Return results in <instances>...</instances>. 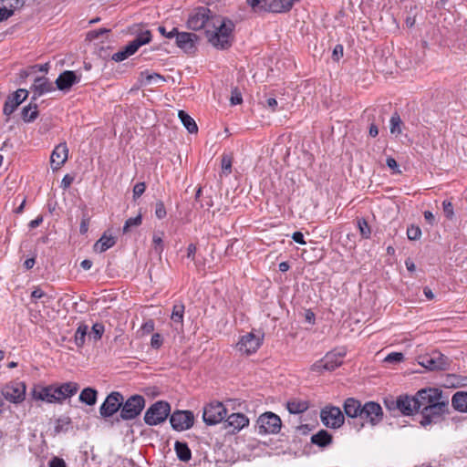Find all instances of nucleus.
Instances as JSON below:
<instances>
[{
  "instance_id": "338daca9",
  "label": "nucleus",
  "mask_w": 467,
  "mask_h": 467,
  "mask_svg": "<svg viewBox=\"0 0 467 467\" xmlns=\"http://www.w3.org/2000/svg\"><path fill=\"white\" fill-rule=\"evenodd\" d=\"M107 32H109V30L105 29V28H101V29H99V30H95V31L89 32L88 33V36L91 39L98 38L100 35H102L104 33H107Z\"/></svg>"
},
{
  "instance_id": "c9c22d12",
  "label": "nucleus",
  "mask_w": 467,
  "mask_h": 467,
  "mask_svg": "<svg viewBox=\"0 0 467 467\" xmlns=\"http://www.w3.org/2000/svg\"><path fill=\"white\" fill-rule=\"evenodd\" d=\"M150 41V31H145L140 34L133 41L130 43V48L137 51L142 45L148 44Z\"/></svg>"
},
{
  "instance_id": "c756f323",
  "label": "nucleus",
  "mask_w": 467,
  "mask_h": 467,
  "mask_svg": "<svg viewBox=\"0 0 467 467\" xmlns=\"http://www.w3.org/2000/svg\"><path fill=\"white\" fill-rule=\"evenodd\" d=\"M312 443L326 447L332 442V436L325 430H321L311 437Z\"/></svg>"
},
{
  "instance_id": "7c9ffc66",
  "label": "nucleus",
  "mask_w": 467,
  "mask_h": 467,
  "mask_svg": "<svg viewBox=\"0 0 467 467\" xmlns=\"http://www.w3.org/2000/svg\"><path fill=\"white\" fill-rule=\"evenodd\" d=\"M178 116L182 122L183 126L187 129L190 133H196L198 127L194 119L183 110H179Z\"/></svg>"
},
{
  "instance_id": "e2e57ef3",
  "label": "nucleus",
  "mask_w": 467,
  "mask_h": 467,
  "mask_svg": "<svg viewBox=\"0 0 467 467\" xmlns=\"http://www.w3.org/2000/svg\"><path fill=\"white\" fill-rule=\"evenodd\" d=\"M292 239L297 244H306V241L304 240V235L301 232H295L292 234Z\"/></svg>"
},
{
  "instance_id": "79ce46f5",
  "label": "nucleus",
  "mask_w": 467,
  "mask_h": 467,
  "mask_svg": "<svg viewBox=\"0 0 467 467\" xmlns=\"http://www.w3.org/2000/svg\"><path fill=\"white\" fill-rule=\"evenodd\" d=\"M136 51L130 48V44L125 47L121 51H119L112 56V59L116 62L123 61L130 56L133 55Z\"/></svg>"
},
{
  "instance_id": "69168bd1",
  "label": "nucleus",
  "mask_w": 467,
  "mask_h": 467,
  "mask_svg": "<svg viewBox=\"0 0 467 467\" xmlns=\"http://www.w3.org/2000/svg\"><path fill=\"white\" fill-rule=\"evenodd\" d=\"M42 222H43V216L38 215L35 220H32L28 223V226H29V228L34 229V228H36L37 226H39L42 223Z\"/></svg>"
},
{
  "instance_id": "7ed1b4c3",
  "label": "nucleus",
  "mask_w": 467,
  "mask_h": 467,
  "mask_svg": "<svg viewBox=\"0 0 467 467\" xmlns=\"http://www.w3.org/2000/svg\"><path fill=\"white\" fill-rule=\"evenodd\" d=\"M345 352H328L324 358L316 361L310 368L311 371L323 373L324 371H333L343 363Z\"/></svg>"
},
{
  "instance_id": "3c124183",
  "label": "nucleus",
  "mask_w": 467,
  "mask_h": 467,
  "mask_svg": "<svg viewBox=\"0 0 467 467\" xmlns=\"http://www.w3.org/2000/svg\"><path fill=\"white\" fill-rule=\"evenodd\" d=\"M162 345V337L161 336V334L159 333H155L152 335L151 337V339H150V346L153 348H160Z\"/></svg>"
},
{
  "instance_id": "9d476101",
  "label": "nucleus",
  "mask_w": 467,
  "mask_h": 467,
  "mask_svg": "<svg viewBox=\"0 0 467 467\" xmlns=\"http://www.w3.org/2000/svg\"><path fill=\"white\" fill-rule=\"evenodd\" d=\"M416 398L418 409L422 411L442 400V392L438 389H425L418 391Z\"/></svg>"
},
{
  "instance_id": "864d4df0",
  "label": "nucleus",
  "mask_w": 467,
  "mask_h": 467,
  "mask_svg": "<svg viewBox=\"0 0 467 467\" xmlns=\"http://www.w3.org/2000/svg\"><path fill=\"white\" fill-rule=\"evenodd\" d=\"M155 215L159 219H162L166 216V209L163 202H159L156 203Z\"/></svg>"
},
{
  "instance_id": "a19ab883",
  "label": "nucleus",
  "mask_w": 467,
  "mask_h": 467,
  "mask_svg": "<svg viewBox=\"0 0 467 467\" xmlns=\"http://www.w3.org/2000/svg\"><path fill=\"white\" fill-rule=\"evenodd\" d=\"M183 314H184V305L183 304H176L173 306L171 318L175 323L182 324Z\"/></svg>"
},
{
  "instance_id": "c03bdc74",
  "label": "nucleus",
  "mask_w": 467,
  "mask_h": 467,
  "mask_svg": "<svg viewBox=\"0 0 467 467\" xmlns=\"http://www.w3.org/2000/svg\"><path fill=\"white\" fill-rule=\"evenodd\" d=\"M104 333V326L101 323H95L88 334L89 337H93L95 341L99 340Z\"/></svg>"
},
{
  "instance_id": "603ef678",
  "label": "nucleus",
  "mask_w": 467,
  "mask_h": 467,
  "mask_svg": "<svg viewBox=\"0 0 467 467\" xmlns=\"http://www.w3.org/2000/svg\"><path fill=\"white\" fill-rule=\"evenodd\" d=\"M154 330V322L152 320L146 321L141 327H140V332L142 335H147L151 333Z\"/></svg>"
},
{
  "instance_id": "1a4fd4ad",
  "label": "nucleus",
  "mask_w": 467,
  "mask_h": 467,
  "mask_svg": "<svg viewBox=\"0 0 467 467\" xmlns=\"http://www.w3.org/2000/svg\"><path fill=\"white\" fill-rule=\"evenodd\" d=\"M213 16H211V11L208 8L201 7L190 16L187 22L188 27L192 30H200L204 28L206 33Z\"/></svg>"
},
{
  "instance_id": "ea45409f",
  "label": "nucleus",
  "mask_w": 467,
  "mask_h": 467,
  "mask_svg": "<svg viewBox=\"0 0 467 467\" xmlns=\"http://www.w3.org/2000/svg\"><path fill=\"white\" fill-rule=\"evenodd\" d=\"M163 232L154 233L152 236V246L156 254L159 255L163 252Z\"/></svg>"
},
{
  "instance_id": "ddd939ff",
  "label": "nucleus",
  "mask_w": 467,
  "mask_h": 467,
  "mask_svg": "<svg viewBox=\"0 0 467 467\" xmlns=\"http://www.w3.org/2000/svg\"><path fill=\"white\" fill-rule=\"evenodd\" d=\"M123 404V396L118 392L113 391L104 400L99 409V413L102 417H111L119 410H121Z\"/></svg>"
},
{
  "instance_id": "f03ea898",
  "label": "nucleus",
  "mask_w": 467,
  "mask_h": 467,
  "mask_svg": "<svg viewBox=\"0 0 467 467\" xmlns=\"http://www.w3.org/2000/svg\"><path fill=\"white\" fill-rule=\"evenodd\" d=\"M263 341L264 333L253 330L240 337L236 344V348L241 354L249 356L259 349Z\"/></svg>"
},
{
  "instance_id": "4d7b16f0",
  "label": "nucleus",
  "mask_w": 467,
  "mask_h": 467,
  "mask_svg": "<svg viewBox=\"0 0 467 467\" xmlns=\"http://www.w3.org/2000/svg\"><path fill=\"white\" fill-rule=\"evenodd\" d=\"M343 56V47L341 45H337L334 47L332 57L334 60L338 61L340 57Z\"/></svg>"
},
{
  "instance_id": "393cba45",
  "label": "nucleus",
  "mask_w": 467,
  "mask_h": 467,
  "mask_svg": "<svg viewBox=\"0 0 467 467\" xmlns=\"http://www.w3.org/2000/svg\"><path fill=\"white\" fill-rule=\"evenodd\" d=\"M362 407L360 402L353 398H348L344 402V411L350 418L360 417Z\"/></svg>"
},
{
  "instance_id": "052dcab7",
  "label": "nucleus",
  "mask_w": 467,
  "mask_h": 467,
  "mask_svg": "<svg viewBox=\"0 0 467 467\" xmlns=\"http://www.w3.org/2000/svg\"><path fill=\"white\" fill-rule=\"evenodd\" d=\"M196 251V245L194 244H190L187 247V257L193 261L195 259Z\"/></svg>"
},
{
  "instance_id": "58836bf2",
  "label": "nucleus",
  "mask_w": 467,
  "mask_h": 467,
  "mask_svg": "<svg viewBox=\"0 0 467 467\" xmlns=\"http://www.w3.org/2000/svg\"><path fill=\"white\" fill-rule=\"evenodd\" d=\"M390 133L396 136L401 133V119L398 113H394L389 120Z\"/></svg>"
},
{
  "instance_id": "bf43d9fd",
  "label": "nucleus",
  "mask_w": 467,
  "mask_h": 467,
  "mask_svg": "<svg viewBox=\"0 0 467 467\" xmlns=\"http://www.w3.org/2000/svg\"><path fill=\"white\" fill-rule=\"evenodd\" d=\"M242 96L241 94L235 89L232 92L231 96V104L232 105H237L242 102Z\"/></svg>"
},
{
  "instance_id": "5701e85b",
  "label": "nucleus",
  "mask_w": 467,
  "mask_h": 467,
  "mask_svg": "<svg viewBox=\"0 0 467 467\" xmlns=\"http://www.w3.org/2000/svg\"><path fill=\"white\" fill-rule=\"evenodd\" d=\"M78 82H79V77L74 71L66 70L58 76L56 85L59 90L68 91Z\"/></svg>"
},
{
  "instance_id": "f3484780",
  "label": "nucleus",
  "mask_w": 467,
  "mask_h": 467,
  "mask_svg": "<svg viewBox=\"0 0 467 467\" xmlns=\"http://www.w3.org/2000/svg\"><path fill=\"white\" fill-rule=\"evenodd\" d=\"M68 158V149L66 142L59 143L53 150L50 156V164L54 171L60 169Z\"/></svg>"
},
{
  "instance_id": "6ab92c4d",
  "label": "nucleus",
  "mask_w": 467,
  "mask_h": 467,
  "mask_svg": "<svg viewBox=\"0 0 467 467\" xmlns=\"http://www.w3.org/2000/svg\"><path fill=\"white\" fill-rule=\"evenodd\" d=\"M31 395L34 400L45 401L47 403H54L56 400L53 385H35L34 388L32 389Z\"/></svg>"
},
{
  "instance_id": "412c9836",
  "label": "nucleus",
  "mask_w": 467,
  "mask_h": 467,
  "mask_svg": "<svg viewBox=\"0 0 467 467\" xmlns=\"http://www.w3.org/2000/svg\"><path fill=\"white\" fill-rule=\"evenodd\" d=\"M28 92L26 89H17L12 98H8L4 105V114L10 116L16 109L21 104L27 97Z\"/></svg>"
},
{
  "instance_id": "13d9d810",
  "label": "nucleus",
  "mask_w": 467,
  "mask_h": 467,
  "mask_svg": "<svg viewBox=\"0 0 467 467\" xmlns=\"http://www.w3.org/2000/svg\"><path fill=\"white\" fill-rule=\"evenodd\" d=\"M386 163L388 165V167L393 171H395V172L397 173H400V171L399 170V166H398V163L397 161H395L394 158L392 157H389L386 161Z\"/></svg>"
},
{
  "instance_id": "6e6552de",
  "label": "nucleus",
  "mask_w": 467,
  "mask_h": 467,
  "mask_svg": "<svg viewBox=\"0 0 467 467\" xmlns=\"http://www.w3.org/2000/svg\"><path fill=\"white\" fill-rule=\"evenodd\" d=\"M322 423L331 429H337L344 423V415L338 407L326 406L320 411Z\"/></svg>"
},
{
  "instance_id": "f257e3e1",
  "label": "nucleus",
  "mask_w": 467,
  "mask_h": 467,
  "mask_svg": "<svg viewBox=\"0 0 467 467\" xmlns=\"http://www.w3.org/2000/svg\"><path fill=\"white\" fill-rule=\"evenodd\" d=\"M234 24L230 19L214 16L205 35L213 47L217 49H227L234 41Z\"/></svg>"
},
{
  "instance_id": "0e129e2a",
  "label": "nucleus",
  "mask_w": 467,
  "mask_h": 467,
  "mask_svg": "<svg viewBox=\"0 0 467 467\" xmlns=\"http://www.w3.org/2000/svg\"><path fill=\"white\" fill-rule=\"evenodd\" d=\"M72 182H73V177H71L70 175L67 174V175L64 176V178L61 181V186L64 189H67L71 185Z\"/></svg>"
},
{
  "instance_id": "2f4dec72",
  "label": "nucleus",
  "mask_w": 467,
  "mask_h": 467,
  "mask_svg": "<svg viewBox=\"0 0 467 467\" xmlns=\"http://www.w3.org/2000/svg\"><path fill=\"white\" fill-rule=\"evenodd\" d=\"M97 395L98 392L96 389L92 388H86L81 391L79 400L87 405L92 406L97 401Z\"/></svg>"
},
{
  "instance_id": "a18cd8bd",
  "label": "nucleus",
  "mask_w": 467,
  "mask_h": 467,
  "mask_svg": "<svg viewBox=\"0 0 467 467\" xmlns=\"http://www.w3.org/2000/svg\"><path fill=\"white\" fill-rule=\"evenodd\" d=\"M358 227L363 238L368 239L370 237L371 229L365 219H359L358 221Z\"/></svg>"
},
{
  "instance_id": "b1692460",
  "label": "nucleus",
  "mask_w": 467,
  "mask_h": 467,
  "mask_svg": "<svg viewBox=\"0 0 467 467\" xmlns=\"http://www.w3.org/2000/svg\"><path fill=\"white\" fill-rule=\"evenodd\" d=\"M398 409L404 414L410 415L419 410L417 398L415 397H400L397 400Z\"/></svg>"
},
{
  "instance_id": "4468645a",
  "label": "nucleus",
  "mask_w": 467,
  "mask_h": 467,
  "mask_svg": "<svg viewBox=\"0 0 467 467\" xmlns=\"http://www.w3.org/2000/svg\"><path fill=\"white\" fill-rule=\"evenodd\" d=\"M360 418L366 420L372 426L377 425L383 419V410L381 406L373 401L366 402L362 407Z\"/></svg>"
},
{
  "instance_id": "774afa93",
  "label": "nucleus",
  "mask_w": 467,
  "mask_h": 467,
  "mask_svg": "<svg viewBox=\"0 0 467 467\" xmlns=\"http://www.w3.org/2000/svg\"><path fill=\"white\" fill-rule=\"evenodd\" d=\"M266 107H268L272 111H275L277 106V101L274 98H269L266 99Z\"/></svg>"
},
{
  "instance_id": "72a5a7b5",
  "label": "nucleus",
  "mask_w": 467,
  "mask_h": 467,
  "mask_svg": "<svg viewBox=\"0 0 467 467\" xmlns=\"http://www.w3.org/2000/svg\"><path fill=\"white\" fill-rule=\"evenodd\" d=\"M140 84L142 86L150 85L152 83L164 81L163 77L157 73H149L147 71L140 73Z\"/></svg>"
},
{
  "instance_id": "0eeeda50",
  "label": "nucleus",
  "mask_w": 467,
  "mask_h": 467,
  "mask_svg": "<svg viewBox=\"0 0 467 467\" xmlns=\"http://www.w3.org/2000/svg\"><path fill=\"white\" fill-rule=\"evenodd\" d=\"M447 409L448 400H444L443 399L432 404L429 409L421 411V419L420 420V425L425 427L431 423H436L446 412Z\"/></svg>"
},
{
  "instance_id": "e433bc0d",
  "label": "nucleus",
  "mask_w": 467,
  "mask_h": 467,
  "mask_svg": "<svg viewBox=\"0 0 467 467\" xmlns=\"http://www.w3.org/2000/svg\"><path fill=\"white\" fill-rule=\"evenodd\" d=\"M88 327L87 325H80L75 333V343L78 347L81 348L85 344L86 336L88 334Z\"/></svg>"
},
{
  "instance_id": "c85d7f7f",
  "label": "nucleus",
  "mask_w": 467,
  "mask_h": 467,
  "mask_svg": "<svg viewBox=\"0 0 467 467\" xmlns=\"http://www.w3.org/2000/svg\"><path fill=\"white\" fill-rule=\"evenodd\" d=\"M451 405L460 412H467V392H456L451 398Z\"/></svg>"
},
{
  "instance_id": "423d86ee",
  "label": "nucleus",
  "mask_w": 467,
  "mask_h": 467,
  "mask_svg": "<svg viewBox=\"0 0 467 467\" xmlns=\"http://www.w3.org/2000/svg\"><path fill=\"white\" fill-rule=\"evenodd\" d=\"M256 424L260 434H276L281 430L282 421L278 415L267 411L259 416Z\"/></svg>"
},
{
  "instance_id": "cd10ccee",
  "label": "nucleus",
  "mask_w": 467,
  "mask_h": 467,
  "mask_svg": "<svg viewBox=\"0 0 467 467\" xmlns=\"http://www.w3.org/2000/svg\"><path fill=\"white\" fill-rule=\"evenodd\" d=\"M226 421L234 431H240L249 424V419L243 413H233Z\"/></svg>"
},
{
  "instance_id": "f8f14e48",
  "label": "nucleus",
  "mask_w": 467,
  "mask_h": 467,
  "mask_svg": "<svg viewBox=\"0 0 467 467\" xmlns=\"http://www.w3.org/2000/svg\"><path fill=\"white\" fill-rule=\"evenodd\" d=\"M226 416V409L221 402L210 403L203 409L202 419L208 425L221 422Z\"/></svg>"
},
{
  "instance_id": "4c0bfd02",
  "label": "nucleus",
  "mask_w": 467,
  "mask_h": 467,
  "mask_svg": "<svg viewBox=\"0 0 467 467\" xmlns=\"http://www.w3.org/2000/svg\"><path fill=\"white\" fill-rule=\"evenodd\" d=\"M38 115L36 105L25 107L22 110V118L26 122H31Z\"/></svg>"
},
{
  "instance_id": "aec40b11",
  "label": "nucleus",
  "mask_w": 467,
  "mask_h": 467,
  "mask_svg": "<svg viewBox=\"0 0 467 467\" xmlns=\"http://www.w3.org/2000/svg\"><path fill=\"white\" fill-rule=\"evenodd\" d=\"M176 45L185 52H192L196 42L199 40V37L194 33L189 32H177L176 35Z\"/></svg>"
},
{
  "instance_id": "20e7f679",
  "label": "nucleus",
  "mask_w": 467,
  "mask_h": 467,
  "mask_svg": "<svg viewBox=\"0 0 467 467\" xmlns=\"http://www.w3.org/2000/svg\"><path fill=\"white\" fill-rule=\"evenodd\" d=\"M171 411L170 404L166 401H157L152 404L145 412V423L150 426L163 422Z\"/></svg>"
},
{
  "instance_id": "473e14b6",
  "label": "nucleus",
  "mask_w": 467,
  "mask_h": 467,
  "mask_svg": "<svg viewBox=\"0 0 467 467\" xmlns=\"http://www.w3.org/2000/svg\"><path fill=\"white\" fill-rule=\"evenodd\" d=\"M286 408L290 413L298 414L308 409V403L303 400H290L286 404Z\"/></svg>"
},
{
  "instance_id": "2eb2a0df",
  "label": "nucleus",
  "mask_w": 467,
  "mask_h": 467,
  "mask_svg": "<svg viewBox=\"0 0 467 467\" xmlns=\"http://www.w3.org/2000/svg\"><path fill=\"white\" fill-rule=\"evenodd\" d=\"M194 417L191 411L177 410L171 415L170 422L176 431H184L193 425Z\"/></svg>"
},
{
  "instance_id": "37998d69",
  "label": "nucleus",
  "mask_w": 467,
  "mask_h": 467,
  "mask_svg": "<svg viewBox=\"0 0 467 467\" xmlns=\"http://www.w3.org/2000/svg\"><path fill=\"white\" fill-rule=\"evenodd\" d=\"M141 222H142V218H141V215L139 214L135 217H131V218H129L126 222H125V224L123 226V233L124 234H127L128 232L130 231V229L132 227H137L139 225L141 224Z\"/></svg>"
},
{
  "instance_id": "bb28decb",
  "label": "nucleus",
  "mask_w": 467,
  "mask_h": 467,
  "mask_svg": "<svg viewBox=\"0 0 467 467\" xmlns=\"http://www.w3.org/2000/svg\"><path fill=\"white\" fill-rule=\"evenodd\" d=\"M116 244V238L111 235L104 233L103 235L95 243L94 251L99 253H103L108 249L114 246Z\"/></svg>"
},
{
  "instance_id": "5fc2aeb1",
  "label": "nucleus",
  "mask_w": 467,
  "mask_h": 467,
  "mask_svg": "<svg viewBox=\"0 0 467 467\" xmlns=\"http://www.w3.org/2000/svg\"><path fill=\"white\" fill-rule=\"evenodd\" d=\"M222 169L227 171L228 173L231 172L232 159L227 155H223L222 158Z\"/></svg>"
},
{
  "instance_id": "4be33fe9",
  "label": "nucleus",
  "mask_w": 467,
  "mask_h": 467,
  "mask_svg": "<svg viewBox=\"0 0 467 467\" xmlns=\"http://www.w3.org/2000/svg\"><path fill=\"white\" fill-rule=\"evenodd\" d=\"M26 0H0V22L13 16L15 10L21 8Z\"/></svg>"
},
{
  "instance_id": "f704fd0d",
  "label": "nucleus",
  "mask_w": 467,
  "mask_h": 467,
  "mask_svg": "<svg viewBox=\"0 0 467 467\" xmlns=\"http://www.w3.org/2000/svg\"><path fill=\"white\" fill-rule=\"evenodd\" d=\"M175 451L181 461L187 462L191 459L192 453L186 443L176 441Z\"/></svg>"
},
{
  "instance_id": "680f3d73",
  "label": "nucleus",
  "mask_w": 467,
  "mask_h": 467,
  "mask_svg": "<svg viewBox=\"0 0 467 467\" xmlns=\"http://www.w3.org/2000/svg\"><path fill=\"white\" fill-rule=\"evenodd\" d=\"M49 467H66V463L64 460L54 457L49 462Z\"/></svg>"
},
{
  "instance_id": "6e6d98bb",
  "label": "nucleus",
  "mask_w": 467,
  "mask_h": 467,
  "mask_svg": "<svg viewBox=\"0 0 467 467\" xmlns=\"http://www.w3.org/2000/svg\"><path fill=\"white\" fill-rule=\"evenodd\" d=\"M159 31L162 36H166L167 38H173L176 36L178 29L172 28L171 31L167 32L165 27L160 26Z\"/></svg>"
},
{
  "instance_id": "a211bd4d",
  "label": "nucleus",
  "mask_w": 467,
  "mask_h": 467,
  "mask_svg": "<svg viewBox=\"0 0 467 467\" xmlns=\"http://www.w3.org/2000/svg\"><path fill=\"white\" fill-rule=\"evenodd\" d=\"M55 402H62L67 398L74 396L78 390V384L76 382H66L60 385H53Z\"/></svg>"
},
{
  "instance_id": "de8ad7c7",
  "label": "nucleus",
  "mask_w": 467,
  "mask_h": 467,
  "mask_svg": "<svg viewBox=\"0 0 467 467\" xmlns=\"http://www.w3.org/2000/svg\"><path fill=\"white\" fill-rule=\"evenodd\" d=\"M442 208H443V212H444L445 216L448 219H452L453 216H454L452 203L450 201H443Z\"/></svg>"
},
{
  "instance_id": "9b49d317",
  "label": "nucleus",
  "mask_w": 467,
  "mask_h": 467,
  "mask_svg": "<svg viewBox=\"0 0 467 467\" xmlns=\"http://www.w3.org/2000/svg\"><path fill=\"white\" fill-rule=\"evenodd\" d=\"M26 384L21 381H13L6 384L3 390L5 399L12 403H21L26 398Z\"/></svg>"
},
{
  "instance_id": "49530a36",
  "label": "nucleus",
  "mask_w": 467,
  "mask_h": 467,
  "mask_svg": "<svg viewBox=\"0 0 467 467\" xmlns=\"http://www.w3.org/2000/svg\"><path fill=\"white\" fill-rule=\"evenodd\" d=\"M407 236L411 241L419 240L421 236V230L419 226L411 224L407 229Z\"/></svg>"
},
{
  "instance_id": "dca6fc26",
  "label": "nucleus",
  "mask_w": 467,
  "mask_h": 467,
  "mask_svg": "<svg viewBox=\"0 0 467 467\" xmlns=\"http://www.w3.org/2000/svg\"><path fill=\"white\" fill-rule=\"evenodd\" d=\"M419 364L430 370L445 369L448 362L447 358L440 352H432L419 358Z\"/></svg>"
},
{
  "instance_id": "09e8293b",
  "label": "nucleus",
  "mask_w": 467,
  "mask_h": 467,
  "mask_svg": "<svg viewBox=\"0 0 467 467\" xmlns=\"http://www.w3.org/2000/svg\"><path fill=\"white\" fill-rule=\"evenodd\" d=\"M404 358V356L402 353H400V352H393V353H390L389 354L386 358H385V361L386 362H389V363H393V362H400L402 361Z\"/></svg>"
},
{
  "instance_id": "39448f33",
  "label": "nucleus",
  "mask_w": 467,
  "mask_h": 467,
  "mask_svg": "<svg viewBox=\"0 0 467 467\" xmlns=\"http://www.w3.org/2000/svg\"><path fill=\"white\" fill-rule=\"evenodd\" d=\"M145 407V400L140 395H132L126 401L123 400L120 410V418L124 420L135 419Z\"/></svg>"
},
{
  "instance_id": "8fccbe9b",
  "label": "nucleus",
  "mask_w": 467,
  "mask_h": 467,
  "mask_svg": "<svg viewBox=\"0 0 467 467\" xmlns=\"http://www.w3.org/2000/svg\"><path fill=\"white\" fill-rule=\"evenodd\" d=\"M145 189H146V185L144 182L136 183L133 188V198L136 199V198L140 197L144 193Z\"/></svg>"
},
{
  "instance_id": "a878e982",
  "label": "nucleus",
  "mask_w": 467,
  "mask_h": 467,
  "mask_svg": "<svg viewBox=\"0 0 467 467\" xmlns=\"http://www.w3.org/2000/svg\"><path fill=\"white\" fill-rule=\"evenodd\" d=\"M36 96H42L45 93L53 91L54 86L47 78H37L33 84Z\"/></svg>"
}]
</instances>
